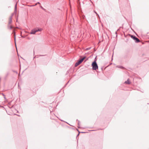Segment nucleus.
Listing matches in <instances>:
<instances>
[{
	"label": "nucleus",
	"mask_w": 149,
	"mask_h": 149,
	"mask_svg": "<svg viewBox=\"0 0 149 149\" xmlns=\"http://www.w3.org/2000/svg\"><path fill=\"white\" fill-rule=\"evenodd\" d=\"M17 4H16L15 5V10L17 8Z\"/></svg>",
	"instance_id": "nucleus-16"
},
{
	"label": "nucleus",
	"mask_w": 149,
	"mask_h": 149,
	"mask_svg": "<svg viewBox=\"0 0 149 149\" xmlns=\"http://www.w3.org/2000/svg\"><path fill=\"white\" fill-rule=\"evenodd\" d=\"M93 67V69L94 70H96L98 68V66L95 61L93 62L92 64Z\"/></svg>",
	"instance_id": "nucleus-1"
},
{
	"label": "nucleus",
	"mask_w": 149,
	"mask_h": 149,
	"mask_svg": "<svg viewBox=\"0 0 149 149\" xmlns=\"http://www.w3.org/2000/svg\"><path fill=\"white\" fill-rule=\"evenodd\" d=\"M61 121H63L61 120H60Z\"/></svg>",
	"instance_id": "nucleus-23"
},
{
	"label": "nucleus",
	"mask_w": 149,
	"mask_h": 149,
	"mask_svg": "<svg viewBox=\"0 0 149 149\" xmlns=\"http://www.w3.org/2000/svg\"><path fill=\"white\" fill-rule=\"evenodd\" d=\"M91 49V47H88V48H86L85 50H89Z\"/></svg>",
	"instance_id": "nucleus-12"
},
{
	"label": "nucleus",
	"mask_w": 149,
	"mask_h": 149,
	"mask_svg": "<svg viewBox=\"0 0 149 149\" xmlns=\"http://www.w3.org/2000/svg\"><path fill=\"white\" fill-rule=\"evenodd\" d=\"M78 125L79 126L80 125H79V121H78Z\"/></svg>",
	"instance_id": "nucleus-20"
},
{
	"label": "nucleus",
	"mask_w": 149,
	"mask_h": 149,
	"mask_svg": "<svg viewBox=\"0 0 149 149\" xmlns=\"http://www.w3.org/2000/svg\"><path fill=\"white\" fill-rule=\"evenodd\" d=\"M119 29H118L117 30V31H118L119 30Z\"/></svg>",
	"instance_id": "nucleus-22"
},
{
	"label": "nucleus",
	"mask_w": 149,
	"mask_h": 149,
	"mask_svg": "<svg viewBox=\"0 0 149 149\" xmlns=\"http://www.w3.org/2000/svg\"><path fill=\"white\" fill-rule=\"evenodd\" d=\"M94 12L97 15H98V17H99V16L98 14L95 12V10H94Z\"/></svg>",
	"instance_id": "nucleus-13"
},
{
	"label": "nucleus",
	"mask_w": 149,
	"mask_h": 149,
	"mask_svg": "<svg viewBox=\"0 0 149 149\" xmlns=\"http://www.w3.org/2000/svg\"><path fill=\"white\" fill-rule=\"evenodd\" d=\"M79 133L77 135V136H78V135H79Z\"/></svg>",
	"instance_id": "nucleus-24"
},
{
	"label": "nucleus",
	"mask_w": 149,
	"mask_h": 149,
	"mask_svg": "<svg viewBox=\"0 0 149 149\" xmlns=\"http://www.w3.org/2000/svg\"><path fill=\"white\" fill-rule=\"evenodd\" d=\"M35 31L36 32L38 31H41L42 30L41 29H35Z\"/></svg>",
	"instance_id": "nucleus-8"
},
{
	"label": "nucleus",
	"mask_w": 149,
	"mask_h": 149,
	"mask_svg": "<svg viewBox=\"0 0 149 149\" xmlns=\"http://www.w3.org/2000/svg\"><path fill=\"white\" fill-rule=\"evenodd\" d=\"M125 83L127 84H130V82L129 80V79H128L127 81H126L125 82Z\"/></svg>",
	"instance_id": "nucleus-9"
},
{
	"label": "nucleus",
	"mask_w": 149,
	"mask_h": 149,
	"mask_svg": "<svg viewBox=\"0 0 149 149\" xmlns=\"http://www.w3.org/2000/svg\"><path fill=\"white\" fill-rule=\"evenodd\" d=\"M37 4H40V3L39 2H37V3H36L35 5V6H36V5H37Z\"/></svg>",
	"instance_id": "nucleus-17"
},
{
	"label": "nucleus",
	"mask_w": 149,
	"mask_h": 149,
	"mask_svg": "<svg viewBox=\"0 0 149 149\" xmlns=\"http://www.w3.org/2000/svg\"><path fill=\"white\" fill-rule=\"evenodd\" d=\"M130 35V36L131 38H132V39H133L134 40L135 39V38H136V36L133 35Z\"/></svg>",
	"instance_id": "nucleus-6"
},
{
	"label": "nucleus",
	"mask_w": 149,
	"mask_h": 149,
	"mask_svg": "<svg viewBox=\"0 0 149 149\" xmlns=\"http://www.w3.org/2000/svg\"><path fill=\"white\" fill-rule=\"evenodd\" d=\"M14 35H15V33H14ZM14 40H15V44H16V41H15V37ZM15 46H16V47L17 48L16 44H15Z\"/></svg>",
	"instance_id": "nucleus-14"
},
{
	"label": "nucleus",
	"mask_w": 149,
	"mask_h": 149,
	"mask_svg": "<svg viewBox=\"0 0 149 149\" xmlns=\"http://www.w3.org/2000/svg\"><path fill=\"white\" fill-rule=\"evenodd\" d=\"M3 96H4V98H5V95H4L3 94Z\"/></svg>",
	"instance_id": "nucleus-21"
},
{
	"label": "nucleus",
	"mask_w": 149,
	"mask_h": 149,
	"mask_svg": "<svg viewBox=\"0 0 149 149\" xmlns=\"http://www.w3.org/2000/svg\"><path fill=\"white\" fill-rule=\"evenodd\" d=\"M80 64H81L80 63L79 61H78L75 64V66H77L78 65H79Z\"/></svg>",
	"instance_id": "nucleus-7"
},
{
	"label": "nucleus",
	"mask_w": 149,
	"mask_h": 149,
	"mask_svg": "<svg viewBox=\"0 0 149 149\" xmlns=\"http://www.w3.org/2000/svg\"><path fill=\"white\" fill-rule=\"evenodd\" d=\"M86 56H84L83 58L79 60V61L81 63L84 61V60L86 58Z\"/></svg>",
	"instance_id": "nucleus-3"
},
{
	"label": "nucleus",
	"mask_w": 149,
	"mask_h": 149,
	"mask_svg": "<svg viewBox=\"0 0 149 149\" xmlns=\"http://www.w3.org/2000/svg\"><path fill=\"white\" fill-rule=\"evenodd\" d=\"M77 130L78 131L79 133H85V132H79L78 130Z\"/></svg>",
	"instance_id": "nucleus-15"
},
{
	"label": "nucleus",
	"mask_w": 149,
	"mask_h": 149,
	"mask_svg": "<svg viewBox=\"0 0 149 149\" xmlns=\"http://www.w3.org/2000/svg\"><path fill=\"white\" fill-rule=\"evenodd\" d=\"M40 7L42 9H43V10H45V9H44V8H43L42 6H40Z\"/></svg>",
	"instance_id": "nucleus-18"
},
{
	"label": "nucleus",
	"mask_w": 149,
	"mask_h": 149,
	"mask_svg": "<svg viewBox=\"0 0 149 149\" xmlns=\"http://www.w3.org/2000/svg\"><path fill=\"white\" fill-rule=\"evenodd\" d=\"M36 32L35 31V29H34L31 31V32L30 33V34H35V33H36Z\"/></svg>",
	"instance_id": "nucleus-4"
},
{
	"label": "nucleus",
	"mask_w": 149,
	"mask_h": 149,
	"mask_svg": "<svg viewBox=\"0 0 149 149\" xmlns=\"http://www.w3.org/2000/svg\"><path fill=\"white\" fill-rule=\"evenodd\" d=\"M134 40L135 41V42L136 43H138L140 42L139 40L136 37V38H135V39H134Z\"/></svg>",
	"instance_id": "nucleus-5"
},
{
	"label": "nucleus",
	"mask_w": 149,
	"mask_h": 149,
	"mask_svg": "<svg viewBox=\"0 0 149 149\" xmlns=\"http://www.w3.org/2000/svg\"><path fill=\"white\" fill-rule=\"evenodd\" d=\"M8 28L10 29H12L13 28V27L11 25H10V24H9V27H8Z\"/></svg>",
	"instance_id": "nucleus-10"
},
{
	"label": "nucleus",
	"mask_w": 149,
	"mask_h": 149,
	"mask_svg": "<svg viewBox=\"0 0 149 149\" xmlns=\"http://www.w3.org/2000/svg\"><path fill=\"white\" fill-rule=\"evenodd\" d=\"M116 34L117 33V32H116Z\"/></svg>",
	"instance_id": "nucleus-25"
},
{
	"label": "nucleus",
	"mask_w": 149,
	"mask_h": 149,
	"mask_svg": "<svg viewBox=\"0 0 149 149\" xmlns=\"http://www.w3.org/2000/svg\"><path fill=\"white\" fill-rule=\"evenodd\" d=\"M13 14H12L11 16H10L9 18V22H8V27H9V24H11L12 22V16H13Z\"/></svg>",
	"instance_id": "nucleus-2"
},
{
	"label": "nucleus",
	"mask_w": 149,
	"mask_h": 149,
	"mask_svg": "<svg viewBox=\"0 0 149 149\" xmlns=\"http://www.w3.org/2000/svg\"><path fill=\"white\" fill-rule=\"evenodd\" d=\"M13 72L15 73H16V74H17V72L16 71H13Z\"/></svg>",
	"instance_id": "nucleus-19"
},
{
	"label": "nucleus",
	"mask_w": 149,
	"mask_h": 149,
	"mask_svg": "<svg viewBox=\"0 0 149 149\" xmlns=\"http://www.w3.org/2000/svg\"><path fill=\"white\" fill-rule=\"evenodd\" d=\"M118 67L119 68H122V69L124 68L123 67V66H118Z\"/></svg>",
	"instance_id": "nucleus-11"
}]
</instances>
